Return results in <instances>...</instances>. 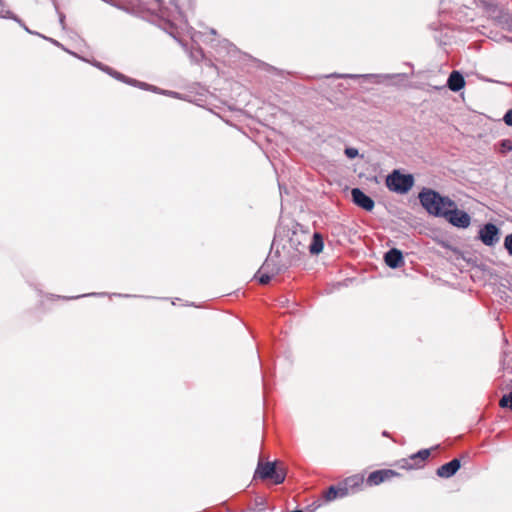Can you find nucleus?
Returning <instances> with one entry per match:
<instances>
[{
  "mask_svg": "<svg viewBox=\"0 0 512 512\" xmlns=\"http://www.w3.org/2000/svg\"><path fill=\"white\" fill-rule=\"evenodd\" d=\"M419 200L427 212L435 216H442L446 209L453 206L451 199L442 197L431 189H425L420 192Z\"/></svg>",
  "mask_w": 512,
  "mask_h": 512,
  "instance_id": "obj_1",
  "label": "nucleus"
},
{
  "mask_svg": "<svg viewBox=\"0 0 512 512\" xmlns=\"http://www.w3.org/2000/svg\"><path fill=\"white\" fill-rule=\"evenodd\" d=\"M286 477V469L282 464L277 462H263L258 461V465L254 474V479L267 480L270 479L274 484H281Z\"/></svg>",
  "mask_w": 512,
  "mask_h": 512,
  "instance_id": "obj_2",
  "label": "nucleus"
},
{
  "mask_svg": "<svg viewBox=\"0 0 512 512\" xmlns=\"http://www.w3.org/2000/svg\"><path fill=\"white\" fill-rule=\"evenodd\" d=\"M414 179L410 174H401L398 170H394L386 178L387 187L397 193H407L413 186Z\"/></svg>",
  "mask_w": 512,
  "mask_h": 512,
  "instance_id": "obj_3",
  "label": "nucleus"
},
{
  "mask_svg": "<svg viewBox=\"0 0 512 512\" xmlns=\"http://www.w3.org/2000/svg\"><path fill=\"white\" fill-rule=\"evenodd\" d=\"M431 451L432 449H422L408 458L401 459L397 464L404 470L420 469L424 467L425 462L431 455Z\"/></svg>",
  "mask_w": 512,
  "mask_h": 512,
  "instance_id": "obj_4",
  "label": "nucleus"
},
{
  "mask_svg": "<svg viewBox=\"0 0 512 512\" xmlns=\"http://www.w3.org/2000/svg\"><path fill=\"white\" fill-rule=\"evenodd\" d=\"M483 10L494 15L495 20L502 29L512 32V15L503 12L497 5L489 3L486 0H482V11Z\"/></svg>",
  "mask_w": 512,
  "mask_h": 512,
  "instance_id": "obj_5",
  "label": "nucleus"
},
{
  "mask_svg": "<svg viewBox=\"0 0 512 512\" xmlns=\"http://www.w3.org/2000/svg\"><path fill=\"white\" fill-rule=\"evenodd\" d=\"M441 217H444L453 226L459 228H466L470 224V216L466 212L457 209L454 201L453 206L446 209Z\"/></svg>",
  "mask_w": 512,
  "mask_h": 512,
  "instance_id": "obj_6",
  "label": "nucleus"
},
{
  "mask_svg": "<svg viewBox=\"0 0 512 512\" xmlns=\"http://www.w3.org/2000/svg\"><path fill=\"white\" fill-rule=\"evenodd\" d=\"M400 473L392 469H380L371 472L366 478V485L369 487L378 486L395 477H399Z\"/></svg>",
  "mask_w": 512,
  "mask_h": 512,
  "instance_id": "obj_7",
  "label": "nucleus"
},
{
  "mask_svg": "<svg viewBox=\"0 0 512 512\" xmlns=\"http://www.w3.org/2000/svg\"><path fill=\"white\" fill-rule=\"evenodd\" d=\"M500 235V228L495 224L489 222L482 225V244L495 246L500 240Z\"/></svg>",
  "mask_w": 512,
  "mask_h": 512,
  "instance_id": "obj_8",
  "label": "nucleus"
},
{
  "mask_svg": "<svg viewBox=\"0 0 512 512\" xmlns=\"http://www.w3.org/2000/svg\"><path fill=\"white\" fill-rule=\"evenodd\" d=\"M341 485L343 488H346L348 496L349 494L361 491L364 485H366V478L363 474H355L344 479Z\"/></svg>",
  "mask_w": 512,
  "mask_h": 512,
  "instance_id": "obj_9",
  "label": "nucleus"
},
{
  "mask_svg": "<svg viewBox=\"0 0 512 512\" xmlns=\"http://www.w3.org/2000/svg\"><path fill=\"white\" fill-rule=\"evenodd\" d=\"M353 202L366 211H372L375 203L372 198L367 196L359 188H353L351 191Z\"/></svg>",
  "mask_w": 512,
  "mask_h": 512,
  "instance_id": "obj_10",
  "label": "nucleus"
},
{
  "mask_svg": "<svg viewBox=\"0 0 512 512\" xmlns=\"http://www.w3.org/2000/svg\"><path fill=\"white\" fill-rule=\"evenodd\" d=\"M461 467L460 460L455 458L450 462L441 465L437 470V476L441 478H450L452 477Z\"/></svg>",
  "mask_w": 512,
  "mask_h": 512,
  "instance_id": "obj_11",
  "label": "nucleus"
},
{
  "mask_svg": "<svg viewBox=\"0 0 512 512\" xmlns=\"http://www.w3.org/2000/svg\"><path fill=\"white\" fill-rule=\"evenodd\" d=\"M384 260L386 265L393 269L399 268L404 263L402 252L396 248L390 249L385 254Z\"/></svg>",
  "mask_w": 512,
  "mask_h": 512,
  "instance_id": "obj_12",
  "label": "nucleus"
},
{
  "mask_svg": "<svg viewBox=\"0 0 512 512\" xmlns=\"http://www.w3.org/2000/svg\"><path fill=\"white\" fill-rule=\"evenodd\" d=\"M347 496L346 488H343L341 482L338 486H330L323 492V498L326 502H331L337 498H343Z\"/></svg>",
  "mask_w": 512,
  "mask_h": 512,
  "instance_id": "obj_13",
  "label": "nucleus"
},
{
  "mask_svg": "<svg viewBox=\"0 0 512 512\" xmlns=\"http://www.w3.org/2000/svg\"><path fill=\"white\" fill-rule=\"evenodd\" d=\"M465 85V80L463 75L459 71H452L449 75L447 86L450 90L457 92L461 90Z\"/></svg>",
  "mask_w": 512,
  "mask_h": 512,
  "instance_id": "obj_14",
  "label": "nucleus"
},
{
  "mask_svg": "<svg viewBox=\"0 0 512 512\" xmlns=\"http://www.w3.org/2000/svg\"><path fill=\"white\" fill-rule=\"evenodd\" d=\"M324 247L323 237L320 233H314L312 241L309 245V251L311 254H319L322 252Z\"/></svg>",
  "mask_w": 512,
  "mask_h": 512,
  "instance_id": "obj_15",
  "label": "nucleus"
},
{
  "mask_svg": "<svg viewBox=\"0 0 512 512\" xmlns=\"http://www.w3.org/2000/svg\"><path fill=\"white\" fill-rule=\"evenodd\" d=\"M494 147L498 153L506 155L508 152L512 151V141L510 139H502L496 143Z\"/></svg>",
  "mask_w": 512,
  "mask_h": 512,
  "instance_id": "obj_16",
  "label": "nucleus"
},
{
  "mask_svg": "<svg viewBox=\"0 0 512 512\" xmlns=\"http://www.w3.org/2000/svg\"><path fill=\"white\" fill-rule=\"evenodd\" d=\"M499 406L502 409L512 410V391L502 395L499 400Z\"/></svg>",
  "mask_w": 512,
  "mask_h": 512,
  "instance_id": "obj_17",
  "label": "nucleus"
},
{
  "mask_svg": "<svg viewBox=\"0 0 512 512\" xmlns=\"http://www.w3.org/2000/svg\"><path fill=\"white\" fill-rule=\"evenodd\" d=\"M504 248L507 250L508 254L512 256V233L508 234L504 239Z\"/></svg>",
  "mask_w": 512,
  "mask_h": 512,
  "instance_id": "obj_18",
  "label": "nucleus"
},
{
  "mask_svg": "<svg viewBox=\"0 0 512 512\" xmlns=\"http://www.w3.org/2000/svg\"><path fill=\"white\" fill-rule=\"evenodd\" d=\"M502 120L507 126L512 127V109L506 111Z\"/></svg>",
  "mask_w": 512,
  "mask_h": 512,
  "instance_id": "obj_19",
  "label": "nucleus"
},
{
  "mask_svg": "<svg viewBox=\"0 0 512 512\" xmlns=\"http://www.w3.org/2000/svg\"><path fill=\"white\" fill-rule=\"evenodd\" d=\"M271 278L272 276L269 275L268 273H263L259 276V282L262 285H266L270 282Z\"/></svg>",
  "mask_w": 512,
  "mask_h": 512,
  "instance_id": "obj_20",
  "label": "nucleus"
},
{
  "mask_svg": "<svg viewBox=\"0 0 512 512\" xmlns=\"http://www.w3.org/2000/svg\"><path fill=\"white\" fill-rule=\"evenodd\" d=\"M345 154L349 157V158H354L358 155V151L357 149L355 148H347L345 150Z\"/></svg>",
  "mask_w": 512,
  "mask_h": 512,
  "instance_id": "obj_21",
  "label": "nucleus"
},
{
  "mask_svg": "<svg viewBox=\"0 0 512 512\" xmlns=\"http://www.w3.org/2000/svg\"><path fill=\"white\" fill-rule=\"evenodd\" d=\"M269 266H270V260H266V262L264 263V265H263V267H262V268H263V269H268V268H269Z\"/></svg>",
  "mask_w": 512,
  "mask_h": 512,
  "instance_id": "obj_22",
  "label": "nucleus"
},
{
  "mask_svg": "<svg viewBox=\"0 0 512 512\" xmlns=\"http://www.w3.org/2000/svg\"><path fill=\"white\" fill-rule=\"evenodd\" d=\"M3 13H4V8H3L2 0H0V16H2Z\"/></svg>",
  "mask_w": 512,
  "mask_h": 512,
  "instance_id": "obj_23",
  "label": "nucleus"
},
{
  "mask_svg": "<svg viewBox=\"0 0 512 512\" xmlns=\"http://www.w3.org/2000/svg\"><path fill=\"white\" fill-rule=\"evenodd\" d=\"M383 436H385V437H389L390 435H389V433H388L387 431H384V432H383Z\"/></svg>",
  "mask_w": 512,
  "mask_h": 512,
  "instance_id": "obj_24",
  "label": "nucleus"
},
{
  "mask_svg": "<svg viewBox=\"0 0 512 512\" xmlns=\"http://www.w3.org/2000/svg\"><path fill=\"white\" fill-rule=\"evenodd\" d=\"M509 42H512V37H507L506 38Z\"/></svg>",
  "mask_w": 512,
  "mask_h": 512,
  "instance_id": "obj_25",
  "label": "nucleus"
},
{
  "mask_svg": "<svg viewBox=\"0 0 512 512\" xmlns=\"http://www.w3.org/2000/svg\"><path fill=\"white\" fill-rule=\"evenodd\" d=\"M122 77H123V76L121 75V73H118L117 78H119V79H120V78H122Z\"/></svg>",
  "mask_w": 512,
  "mask_h": 512,
  "instance_id": "obj_26",
  "label": "nucleus"
}]
</instances>
